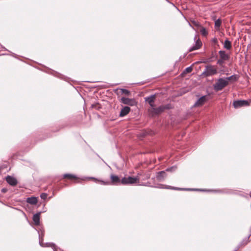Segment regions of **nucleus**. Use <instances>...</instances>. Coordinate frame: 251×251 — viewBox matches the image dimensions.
I'll list each match as a JSON object with an SVG mask.
<instances>
[{"mask_svg": "<svg viewBox=\"0 0 251 251\" xmlns=\"http://www.w3.org/2000/svg\"><path fill=\"white\" fill-rule=\"evenodd\" d=\"M166 176V174L164 171H160L157 173L156 178L158 181H162Z\"/></svg>", "mask_w": 251, "mask_h": 251, "instance_id": "19", "label": "nucleus"}, {"mask_svg": "<svg viewBox=\"0 0 251 251\" xmlns=\"http://www.w3.org/2000/svg\"><path fill=\"white\" fill-rule=\"evenodd\" d=\"M200 32L201 35L203 36H206L208 34V32L206 30V28L201 26V27Z\"/></svg>", "mask_w": 251, "mask_h": 251, "instance_id": "23", "label": "nucleus"}, {"mask_svg": "<svg viewBox=\"0 0 251 251\" xmlns=\"http://www.w3.org/2000/svg\"><path fill=\"white\" fill-rule=\"evenodd\" d=\"M207 100V97L206 96H203L199 98L197 101L195 103L194 106L199 107L202 106Z\"/></svg>", "mask_w": 251, "mask_h": 251, "instance_id": "12", "label": "nucleus"}, {"mask_svg": "<svg viewBox=\"0 0 251 251\" xmlns=\"http://www.w3.org/2000/svg\"><path fill=\"white\" fill-rule=\"evenodd\" d=\"M249 105V102L246 100H234L233 102V105L235 108H238L243 106H246Z\"/></svg>", "mask_w": 251, "mask_h": 251, "instance_id": "8", "label": "nucleus"}, {"mask_svg": "<svg viewBox=\"0 0 251 251\" xmlns=\"http://www.w3.org/2000/svg\"><path fill=\"white\" fill-rule=\"evenodd\" d=\"M227 82L230 81L231 82H234L237 81L239 78V75H233L229 77H226Z\"/></svg>", "mask_w": 251, "mask_h": 251, "instance_id": "18", "label": "nucleus"}, {"mask_svg": "<svg viewBox=\"0 0 251 251\" xmlns=\"http://www.w3.org/2000/svg\"><path fill=\"white\" fill-rule=\"evenodd\" d=\"M212 42L214 44V45H217V46H219L218 40L216 38H214L212 39Z\"/></svg>", "mask_w": 251, "mask_h": 251, "instance_id": "28", "label": "nucleus"}, {"mask_svg": "<svg viewBox=\"0 0 251 251\" xmlns=\"http://www.w3.org/2000/svg\"><path fill=\"white\" fill-rule=\"evenodd\" d=\"M224 47L227 50H230L232 48L231 42L228 39L226 40L224 43Z\"/></svg>", "mask_w": 251, "mask_h": 251, "instance_id": "21", "label": "nucleus"}, {"mask_svg": "<svg viewBox=\"0 0 251 251\" xmlns=\"http://www.w3.org/2000/svg\"><path fill=\"white\" fill-rule=\"evenodd\" d=\"M220 58L225 61L228 60L229 58V55L227 54L225 50H220L219 51Z\"/></svg>", "mask_w": 251, "mask_h": 251, "instance_id": "17", "label": "nucleus"}, {"mask_svg": "<svg viewBox=\"0 0 251 251\" xmlns=\"http://www.w3.org/2000/svg\"><path fill=\"white\" fill-rule=\"evenodd\" d=\"M130 111V108L128 106H124L121 109L120 113V117H123L127 115Z\"/></svg>", "mask_w": 251, "mask_h": 251, "instance_id": "14", "label": "nucleus"}, {"mask_svg": "<svg viewBox=\"0 0 251 251\" xmlns=\"http://www.w3.org/2000/svg\"><path fill=\"white\" fill-rule=\"evenodd\" d=\"M156 188L160 189H171V190H187L188 189L185 188H181L171 186L169 185H165L162 184H159V185Z\"/></svg>", "mask_w": 251, "mask_h": 251, "instance_id": "10", "label": "nucleus"}, {"mask_svg": "<svg viewBox=\"0 0 251 251\" xmlns=\"http://www.w3.org/2000/svg\"><path fill=\"white\" fill-rule=\"evenodd\" d=\"M1 191L3 192H5L6 191V190L4 188H3L1 190Z\"/></svg>", "mask_w": 251, "mask_h": 251, "instance_id": "32", "label": "nucleus"}, {"mask_svg": "<svg viewBox=\"0 0 251 251\" xmlns=\"http://www.w3.org/2000/svg\"><path fill=\"white\" fill-rule=\"evenodd\" d=\"M120 102L124 104L131 106H134L137 104V102L134 99H129L126 97L121 98Z\"/></svg>", "mask_w": 251, "mask_h": 251, "instance_id": "7", "label": "nucleus"}, {"mask_svg": "<svg viewBox=\"0 0 251 251\" xmlns=\"http://www.w3.org/2000/svg\"><path fill=\"white\" fill-rule=\"evenodd\" d=\"M216 74H217V70L216 68L214 66L209 65L206 66L201 76L203 77H208L216 75Z\"/></svg>", "mask_w": 251, "mask_h": 251, "instance_id": "3", "label": "nucleus"}, {"mask_svg": "<svg viewBox=\"0 0 251 251\" xmlns=\"http://www.w3.org/2000/svg\"><path fill=\"white\" fill-rule=\"evenodd\" d=\"M225 61V60H223L222 59L220 58V59L217 61V64H218L220 66H222L224 63Z\"/></svg>", "mask_w": 251, "mask_h": 251, "instance_id": "29", "label": "nucleus"}, {"mask_svg": "<svg viewBox=\"0 0 251 251\" xmlns=\"http://www.w3.org/2000/svg\"><path fill=\"white\" fill-rule=\"evenodd\" d=\"M189 25L193 28H194V26H195L196 27H201V24L198 22L194 21V20L191 21V23H190Z\"/></svg>", "mask_w": 251, "mask_h": 251, "instance_id": "22", "label": "nucleus"}, {"mask_svg": "<svg viewBox=\"0 0 251 251\" xmlns=\"http://www.w3.org/2000/svg\"><path fill=\"white\" fill-rule=\"evenodd\" d=\"M48 244H49V245L48 246V247H50L52 248H54L55 247L54 244L53 243H49Z\"/></svg>", "mask_w": 251, "mask_h": 251, "instance_id": "30", "label": "nucleus"}, {"mask_svg": "<svg viewBox=\"0 0 251 251\" xmlns=\"http://www.w3.org/2000/svg\"><path fill=\"white\" fill-rule=\"evenodd\" d=\"M228 85V82L225 78H220L217 79V82L213 84L214 90L216 91H221L224 88Z\"/></svg>", "mask_w": 251, "mask_h": 251, "instance_id": "2", "label": "nucleus"}, {"mask_svg": "<svg viewBox=\"0 0 251 251\" xmlns=\"http://www.w3.org/2000/svg\"><path fill=\"white\" fill-rule=\"evenodd\" d=\"M7 182L11 186H15L17 184V181L15 178L11 176H7L6 177Z\"/></svg>", "mask_w": 251, "mask_h": 251, "instance_id": "13", "label": "nucleus"}, {"mask_svg": "<svg viewBox=\"0 0 251 251\" xmlns=\"http://www.w3.org/2000/svg\"><path fill=\"white\" fill-rule=\"evenodd\" d=\"M110 178L111 179L110 181H104L94 177H87V179L93 180L95 182L99 183L103 185H119L122 184L121 179H120L118 176L114 174H111L110 176Z\"/></svg>", "mask_w": 251, "mask_h": 251, "instance_id": "1", "label": "nucleus"}, {"mask_svg": "<svg viewBox=\"0 0 251 251\" xmlns=\"http://www.w3.org/2000/svg\"><path fill=\"white\" fill-rule=\"evenodd\" d=\"M26 202L30 204L35 205L37 204L38 200L36 197H31L27 198Z\"/></svg>", "mask_w": 251, "mask_h": 251, "instance_id": "20", "label": "nucleus"}, {"mask_svg": "<svg viewBox=\"0 0 251 251\" xmlns=\"http://www.w3.org/2000/svg\"><path fill=\"white\" fill-rule=\"evenodd\" d=\"M48 195L46 193H43L41 194L40 197L43 200H46L47 198Z\"/></svg>", "mask_w": 251, "mask_h": 251, "instance_id": "27", "label": "nucleus"}, {"mask_svg": "<svg viewBox=\"0 0 251 251\" xmlns=\"http://www.w3.org/2000/svg\"><path fill=\"white\" fill-rule=\"evenodd\" d=\"M41 212H37L32 217V220L34 222V224L36 226H39L40 225V216Z\"/></svg>", "mask_w": 251, "mask_h": 251, "instance_id": "16", "label": "nucleus"}, {"mask_svg": "<svg viewBox=\"0 0 251 251\" xmlns=\"http://www.w3.org/2000/svg\"><path fill=\"white\" fill-rule=\"evenodd\" d=\"M173 107L172 105L170 103L167 104L165 105H161L158 107H153L152 109V113L155 115H158L164 111L166 109H170Z\"/></svg>", "mask_w": 251, "mask_h": 251, "instance_id": "5", "label": "nucleus"}, {"mask_svg": "<svg viewBox=\"0 0 251 251\" xmlns=\"http://www.w3.org/2000/svg\"><path fill=\"white\" fill-rule=\"evenodd\" d=\"M222 22L220 19L217 20L215 22V27L216 28H219L221 25Z\"/></svg>", "mask_w": 251, "mask_h": 251, "instance_id": "25", "label": "nucleus"}, {"mask_svg": "<svg viewBox=\"0 0 251 251\" xmlns=\"http://www.w3.org/2000/svg\"><path fill=\"white\" fill-rule=\"evenodd\" d=\"M194 40L195 42V44L192 47L190 48V49H189V52H191L195 50H198L200 48H201V47L202 46V42L197 35L195 36L194 38Z\"/></svg>", "mask_w": 251, "mask_h": 251, "instance_id": "6", "label": "nucleus"}, {"mask_svg": "<svg viewBox=\"0 0 251 251\" xmlns=\"http://www.w3.org/2000/svg\"><path fill=\"white\" fill-rule=\"evenodd\" d=\"M119 93H121L122 94L125 95L127 96H128L131 94V93L129 91L124 88H117L114 90L115 93H117V94H119Z\"/></svg>", "mask_w": 251, "mask_h": 251, "instance_id": "15", "label": "nucleus"}, {"mask_svg": "<svg viewBox=\"0 0 251 251\" xmlns=\"http://www.w3.org/2000/svg\"><path fill=\"white\" fill-rule=\"evenodd\" d=\"M155 98V95H152L148 97H146L145 98V101L147 102L149 104V105L151 106L152 109L155 106L154 101Z\"/></svg>", "mask_w": 251, "mask_h": 251, "instance_id": "11", "label": "nucleus"}, {"mask_svg": "<svg viewBox=\"0 0 251 251\" xmlns=\"http://www.w3.org/2000/svg\"><path fill=\"white\" fill-rule=\"evenodd\" d=\"M173 167L172 168H167L166 171H171L172 169H173Z\"/></svg>", "mask_w": 251, "mask_h": 251, "instance_id": "31", "label": "nucleus"}, {"mask_svg": "<svg viewBox=\"0 0 251 251\" xmlns=\"http://www.w3.org/2000/svg\"><path fill=\"white\" fill-rule=\"evenodd\" d=\"M91 107L95 108L96 109H99L100 108L98 103L93 104L91 105Z\"/></svg>", "mask_w": 251, "mask_h": 251, "instance_id": "26", "label": "nucleus"}, {"mask_svg": "<svg viewBox=\"0 0 251 251\" xmlns=\"http://www.w3.org/2000/svg\"><path fill=\"white\" fill-rule=\"evenodd\" d=\"M148 178H150V176H147V178L148 179Z\"/></svg>", "mask_w": 251, "mask_h": 251, "instance_id": "33", "label": "nucleus"}, {"mask_svg": "<svg viewBox=\"0 0 251 251\" xmlns=\"http://www.w3.org/2000/svg\"><path fill=\"white\" fill-rule=\"evenodd\" d=\"M140 178L137 176V177H124L121 179L122 185L133 184L139 183Z\"/></svg>", "mask_w": 251, "mask_h": 251, "instance_id": "4", "label": "nucleus"}, {"mask_svg": "<svg viewBox=\"0 0 251 251\" xmlns=\"http://www.w3.org/2000/svg\"><path fill=\"white\" fill-rule=\"evenodd\" d=\"M193 70V67L192 66L186 68L183 71V74H187L191 73Z\"/></svg>", "mask_w": 251, "mask_h": 251, "instance_id": "24", "label": "nucleus"}, {"mask_svg": "<svg viewBox=\"0 0 251 251\" xmlns=\"http://www.w3.org/2000/svg\"><path fill=\"white\" fill-rule=\"evenodd\" d=\"M63 177L64 178H68V179L71 180H74L75 183H81L82 180H83L82 179L77 177L76 176L74 175L70 174H66L63 175Z\"/></svg>", "mask_w": 251, "mask_h": 251, "instance_id": "9", "label": "nucleus"}]
</instances>
